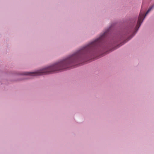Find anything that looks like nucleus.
<instances>
[{"label": "nucleus", "mask_w": 154, "mask_h": 154, "mask_svg": "<svg viewBox=\"0 0 154 154\" xmlns=\"http://www.w3.org/2000/svg\"><path fill=\"white\" fill-rule=\"evenodd\" d=\"M133 36V35H132V36H131V37H132Z\"/></svg>", "instance_id": "obj_4"}, {"label": "nucleus", "mask_w": 154, "mask_h": 154, "mask_svg": "<svg viewBox=\"0 0 154 154\" xmlns=\"http://www.w3.org/2000/svg\"><path fill=\"white\" fill-rule=\"evenodd\" d=\"M133 36V35H132V36H131V37H132Z\"/></svg>", "instance_id": "obj_6"}, {"label": "nucleus", "mask_w": 154, "mask_h": 154, "mask_svg": "<svg viewBox=\"0 0 154 154\" xmlns=\"http://www.w3.org/2000/svg\"><path fill=\"white\" fill-rule=\"evenodd\" d=\"M106 34V32H105L94 42L59 62L36 72H24L23 74L31 76L44 75L72 67L79 62L86 54L91 53L95 50L102 41Z\"/></svg>", "instance_id": "obj_1"}, {"label": "nucleus", "mask_w": 154, "mask_h": 154, "mask_svg": "<svg viewBox=\"0 0 154 154\" xmlns=\"http://www.w3.org/2000/svg\"><path fill=\"white\" fill-rule=\"evenodd\" d=\"M154 7V5H153L152 6L149 8L148 11L146 12V13L145 14V16L148 14V13L152 9V8Z\"/></svg>", "instance_id": "obj_3"}, {"label": "nucleus", "mask_w": 154, "mask_h": 154, "mask_svg": "<svg viewBox=\"0 0 154 154\" xmlns=\"http://www.w3.org/2000/svg\"><path fill=\"white\" fill-rule=\"evenodd\" d=\"M133 36V35H132V36H131V37H132Z\"/></svg>", "instance_id": "obj_5"}, {"label": "nucleus", "mask_w": 154, "mask_h": 154, "mask_svg": "<svg viewBox=\"0 0 154 154\" xmlns=\"http://www.w3.org/2000/svg\"><path fill=\"white\" fill-rule=\"evenodd\" d=\"M145 17H144V15L143 14L141 13H140L138 19L137 21V25L135 27L136 32H134V34H135L136 32L138 30L139 28L140 25L142 23L143 20H144Z\"/></svg>", "instance_id": "obj_2"}]
</instances>
